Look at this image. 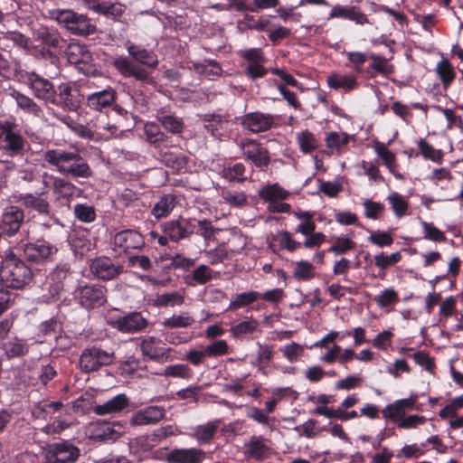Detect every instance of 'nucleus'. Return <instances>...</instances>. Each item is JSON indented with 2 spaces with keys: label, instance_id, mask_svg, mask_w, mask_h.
Returning <instances> with one entry per match:
<instances>
[{
  "label": "nucleus",
  "instance_id": "obj_1",
  "mask_svg": "<svg viewBox=\"0 0 463 463\" xmlns=\"http://www.w3.org/2000/svg\"><path fill=\"white\" fill-rule=\"evenodd\" d=\"M127 50L129 57H117L113 61L115 69L123 77H132L143 83L151 82L150 71L158 65L156 54L134 43H128Z\"/></svg>",
  "mask_w": 463,
  "mask_h": 463
},
{
  "label": "nucleus",
  "instance_id": "obj_2",
  "mask_svg": "<svg viewBox=\"0 0 463 463\" xmlns=\"http://www.w3.org/2000/svg\"><path fill=\"white\" fill-rule=\"evenodd\" d=\"M43 158L61 175L84 179L92 175L90 166L77 152L61 148L47 149L43 153Z\"/></svg>",
  "mask_w": 463,
  "mask_h": 463
},
{
  "label": "nucleus",
  "instance_id": "obj_3",
  "mask_svg": "<svg viewBox=\"0 0 463 463\" xmlns=\"http://www.w3.org/2000/svg\"><path fill=\"white\" fill-rule=\"evenodd\" d=\"M0 260V282L4 286L20 289L30 283L33 272L24 260L9 250H4Z\"/></svg>",
  "mask_w": 463,
  "mask_h": 463
},
{
  "label": "nucleus",
  "instance_id": "obj_4",
  "mask_svg": "<svg viewBox=\"0 0 463 463\" xmlns=\"http://www.w3.org/2000/svg\"><path fill=\"white\" fill-rule=\"evenodd\" d=\"M51 17L70 33L77 36L86 37L97 32V27L90 18L71 9L52 10Z\"/></svg>",
  "mask_w": 463,
  "mask_h": 463
},
{
  "label": "nucleus",
  "instance_id": "obj_5",
  "mask_svg": "<svg viewBox=\"0 0 463 463\" xmlns=\"http://www.w3.org/2000/svg\"><path fill=\"white\" fill-rule=\"evenodd\" d=\"M115 360L114 351L92 346L86 348L80 354V366L84 373H90L113 364Z\"/></svg>",
  "mask_w": 463,
  "mask_h": 463
},
{
  "label": "nucleus",
  "instance_id": "obj_6",
  "mask_svg": "<svg viewBox=\"0 0 463 463\" xmlns=\"http://www.w3.org/2000/svg\"><path fill=\"white\" fill-rule=\"evenodd\" d=\"M237 146L244 158L256 167L262 168L269 164L270 156L268 149L256 139L243 137L237 142Z\"/></svg>",
  "mask_w": 463,
  "mask_h": 463
},
{
  "label": "nucleus",
  "instance_id": "obj_7",
  "mask_svg": "<svg viewBox=\"0 0 463 463\" xmlns=\"http://www.w3.org/2000/svg\"><path fill=\"white\" fill-rule=\"evenodd\" d=\"M240 56L247 61L245 75L252 80L264 77L268 69L264 67L267 61L260 48L240 51Z\"/></svg>",
  "mask_w": 463,
  "mask_h": 463
},
{
  "label": "nucleus",
  "instance_id": "obj_8",
  "mask_svg": "<svg viewBox=\"0 0 463 463\" xmlns=\"http://www.w3.org/2000/svg\"><path fill=\"white\" fill-rule=\"evenodd\" d=\"M23 78L35 98L49 103L54 102L55 89L48 79L35 72H26Z\"/></svg>",
  "mask_w": 463,
  "mask_h": 463
},
{
  "label": "nucleus",
  "instance_id": "obj_9",
  "mask_svg": "<svg viewBox=\"0 0 463 463\" xmlns=\"http://www.w3.org/2000/svg\"><path fill=\"white\" fill-rule=\"evenodd\" d=\"M106 289L99 284H89L80 287L77 290V298L80 304L86 308H93L101 306L105 301Z\"/></svg>",
  "mask_w": 463,
  "mask_h": 463
},
{
  "label": "nucleus",
  "instance_id": "obj_10",
  "mask_svg": "<svg viewBox=\"0 0 463 463\" xmlns=\"http://www.w3.org/2000/svg\"><path fill=\"white\" fill-rule=\"evenodd\" d=\"M164 233L169 240L177 242L195 232V224L190 219L171 220L163 224Z\"/></svg>",
  "mask_w": 463,
  "mask_h": 463
},
{
  "label": "nucleus",
  "instance_id": "obj_11",
  "mask_svg": "<svg viewBox=\"0 0 463 463\" xmlns=\"http://www.w3.org/2000/svg\"><path fill=\"white\" fill-rule=\"evenodd\" d=\"M243 128L257 134L269 130L274 125V116L260 111L246 113L241 121Z\"/></svg>",
  "mask_w": 463,
  "mask_h": 463
},
{
  "label": "nucleus",
  "instance_id": "obj_12",
  "mask_svg": "<svg viewBox=\"0 0 463 463\" xmlns=\"http://www.w3.org/2000/svg\"><path fill=\"white\" fill-rule=\"evenodd\" d=\"M79 454L78 448L68 441L53 443L48 449V458L51 463H73Z\"/></svg>",
  "mask_w": 463,
  "mask_h": 463
},
{
  "label": "nucleus",
  "instance_id": "obj_13",
  "mask_svg": "<svg viewBox=\"0 0 463 463\" xmlns=\"http://www.w3.org/2000/svg\"><path fill=\"white\" fill-rule=\"evenodd\" d=\"M140 348L143 355L156 362L167 360L171 349L165 347L162 340L155 336H146L142 339Z\"/></svg>",
  "mask_w": 463,
  "mask_h": 463
},
{
  "label": "nucleus",
  "instance_id": "obj_14",
  "mask_svg": "<svg viewBox=\"0 0 463 463\" xmlns=\"http://www.w3.org/2000/svg\"><path fill=\"white\" fill-rule=\"evenodd\" d=\"M90 271L97 278L109 280L123 273L124 268L121 265H115L107 257H99L91 262Z\"/></svg>",
  "mask_w": 463,
  "mask_h": 463
},
{
  "label": "nucleus",
  "instance_id": "obj_15",
  "mask_svg": "<svg viewBox=\"0 0 463 463\" xmlns=\"http://www.w3.org/2000/svg\"><path fill=\"white\" fill-rule=\"evenodd\" d=\"M14 124L8 121L6 125V131L5 132V150L8 156L14 157L18 156H24L25 151L26 141L22 135L14 130Z\"/></svg>",
  "mask_w": 463,
  "mask_h": 463
},
{
  "label": "nucleus",
  "instance_id": "obj_16",
  "mask_svg": "<svg viewBox=\"0 0 463 463\" xmlns=\"http://www.w3.org/2000/svg\"><path fill=\"white\" fill-rule=\"evenodd\" d=\"M57 248L49 241L39 240L34 243H28L24 247V255L29 260L40 262L51 258L57 252Z\"/></svg>",
  "mask_w": 463,
  "mask_h": 463
},
{
  "label": "nucleus",
  "instance_id": "obj_17",
  "mask_svg": "<svg viewBox=\"0 0 463 463\" xmlns=\"http://www.w3.org/2000/svg\"><path fill=\"white\" fill-rule=\"evenodd\" d=\"M114 245L123 251L140 250L145 246V240L142 234L137 231L124 230L115 234Z\"/></svg>",
  "mask_w": 463,
  "mask_h": 463
},
{
  "label": "nucleus",
  "instance_id": "obj_18",
  "mask_svg": "<svg viewBox=\"0 0 463 463\" xmlns=\"http://www.w3.org/2000/svg\"><path fill=\"white\" fill-rule=\"evenodd\" d=\"M165 415V410L161 406H148L132 414L129 422L132 425H150L160 421Z\"/></svg>",
  "mask_w": 463,
  "mask_h": 463
},
{
  "label": "nucleus",
  "instance_id": "obj_19",
  "mask_svg": "<svg viewBox=\"0 0 463 463\" xmlns=\"http://www.w3.org/2000/svg\"><path fill=\"white\" fill-rule=\"evenodd\" d=\"M24 212L17 206H9L4 210L1 227L7 235H14L24 222Z\"/></svg>",
  "mask_w": 463,
  "mask_h": 463
},
{
  "label": "nucleus",
  "instance_id": "obj_20",
  "mask_svg": "<svg viewBox=\"0 0 463 463\" xmlns=\"http://www.w3.org/2000/svg\"><path fill=\"white\" fill-rule=\"evenodd\" d=\"M114 327L124 333H136L145 329L147 321L137 312L118 317L111 323Z\"/></svg>",
  "mask_w": 463,
  "mask_h": 463
},
{
  "label": "nucleus",
  "instance_id": "obj_21",
  "mask_svg": "<svg viewBox=\"0 0 463 463\" xmlns=\"http://www.w3.org/2000/svg\"><path fill=\"white\" fill-rule=\"evenodd\" d=\"M116 95V90L111 87L91 93L87 97V107L92 110L102 111L115 102Z\"/></svg>",
  "mask_w": 463,
  "mask_h": 463
},
{
  "label": "nucleus",
  "instance_id": "obj_22",
  "mask_svg": "<svg viewBox=\"0 0 463 463\" xmlns=\"http://www.w3.org/2000/svg\"><path fill=\"white\" fill-rule=\"evenodd\" d=\"M58 90V97L55 91L54 102L51 103L70 111L77 110L80 100L73 94V91H76V90H73L72 86L69 83L61 84Z\"/></svg>",
  "mask_w": 463,
  "mask_h": 463
},
{
  "label": "nucleus",
  "instance_id": "obj_23",
  "mask_svg": "<svg viewBox=\"0 0 463 463\" xmlns=\"http://www.w3.org/2000/svg\"><path fill=\"white\" fill-rule=\"evenodd\" d=\"M205 452L198 449H177L172 450L167 460L170 463H202Z\"/></svg>",
  "mask_w": 463,
  "mask_h": 463
},
{
  "label": "nucleus",
  "instance_id": "obj_24",
  "mask_svg": "<svg viewBox=\"0 0 463 463\" xmlns=\"http://www.w3.org/2000/svg\"><path fill=\"white\" fill-rule=\"evenodd\" d=\"M128 405V397L123 394H118L112 399L108 400L103 404H98L93 408L95 414L102 416L111 413H117L123 411Z\"/></svg>",
  "mask_w": 463,
  "mask_h": 463
},
{
  "label": "nucleus",
  "instance_id": "obj_25",
  "mask_svg": "<svg viewBox=\"0 0 463 463\" xmlns=\"http://www.w3.org/2000/svg\"><path fill=\"white\" fill-rule=\"evenodd\" d=\"M245 456L249 458L262 460L267 458L269 454V448L262 437L252 436L245 444Z\"/></svg>",
  "mask_w": 463,
  "mask_h": 463
},
{
  "label": "nucleus",
  "instance_id": "obj_26",
  "mask_svg": "<svg viewBox=\"0 0 463 463\" xmlns=\"http://www.w3.org/2000/svg\"><path fill=\"white\" fill-rule=\"evenodd\" d=\"M414 402L415 400L411 398L398 400L394 403L387 405L383 410V416L385 419L396 421L405 413L407 410L413 408Z\"/></svg>",
  "mask_w": 463,
  "mask_h": 463
},
{
  "label": "nucleus",
  "instance_id": "obj_27",
  "mask_svg": "<svg viewBox=\"0 0 463 463\" xmlns=\"http://www.w3.org/2000/svg\"><path fill=\"white\" fill-rule=\"evenodd\" d=\"M214 274L215 272L210 267L201 264L184 277V281L191 287L204 285L214 278Z\"/></svg>",
  "mask_w": 463,
  "mask_h": 463
},
{
  "label": "nucleus",
  "instance_id": "obj_28",
  "mask_svg": "<svg viewBox=\"0 0 463 463\" xmlns=\"http://www.w3.org/2000/svg\"><path fill=\"white\" fill-rule=\"evenodd\" d=\"M36 39L53 49H62L66 43V41L61 37L57 30L47 27H41L37 30Z\"/></svg>",
  "mask_w": 463,
  "mask_h": 463
},
{
  "label": "nucleus",
  "instance_id": "obj_29",
  "mask_svg": "<svg viewBox=\"0 0 463 463\" xmlns=\"http://www.w3.org/2000/svg\"><path fill=\"white\" fill-rule=\"evenodd\" d=\"M376 155L383 160V165L389 169V171L397 178L402 179L403 176L396 172V157L395 155L391 152L385 146L384 143L375 142L373 145Z\"/></svg>",
  "mask_w": 463,
  "mask_h": 463
},
{
  "label": "nucleus",
  "instance_id": "obj_30",
  "mask_svg": "<svg viewBox=\"0 0 463 463\" xmlns=\"http://www.w3.org/2000/svg\"><path fill=\"white\" fill-rule=\"evenodd\" d=\"M326 82L329 88L333 90H344L345 92L354 90L357 87V81L354 76L334 73L327 77Z\"/></svg>",
  "mask_w": 463,
  "mask_h": 463
},
{
  "label": "nucleus",
  "instance_id": "obj_31",
  "mask_svg": "<svg viewBox=\"0 0 463 463\" xmlns=\"http://www.w3.org/2000/svg\"><path fill=\"white\" fill-rule=\"evenodd\" d=\"M258 195L263 201L270 202L281 201L289 196V192L282 188L279 184L266 185L259 190Z\"/></svg>",
  "mask_w": 463,
  "mask_h": 463
},
{
  "label": "nucleus",
  "instance_id": "obj_32",
  "mask_svg": "<svg viewBox=\"0 0 463 463\" xmlns=\"http://www.w3.org/2000/svg\"><path fill=\"white\" fill-rule=\"evenodd\" d=\"M65 55L68 61L73 64L87 62L90 58V52L87 51L86 47L75 42H71L67 45Z\"/></svg>",
  "mask_w": 463,
  "mask_h": 463
},
{
  "label": "nucleus",
  "instance_id": "obj_33",
  "mask_svg": "<svg viewBox=\"0 0 463 463\" xmlns=\"http://www.w3.org/2000/svg\"><path fill=\"white\" fill-rule=\"evenodd\" d=\"M52 188L57 199H65L69 201L75 194L77 187L70 181L61 178H52Z\"/></svg>",
  "mask_w": 463,
  "mask_h": 463
},
{
  "label": "nucleus",
  "instance_id": "obj_34",
  "mask_svg": "<svg viewBox=\"0 0 463 463\" xmlns=\"http://www.w3.org/2000/svg\"><path fill=\"white\" fill-rule=\"evenodd\" d=\"M204 128L214 137L222 136V130L224 129L228 120L218 114H206L203 116Z\"/></svg>",
  "mask_w": 463,
  "mask_h": 463
},
{
  "label": "nucleus",
  "instance_id": "obj_35",
  "mask_svg": "<svg viewBox=\"0 0 463 463\" xmlns=\"http://www.w3.org/2000/svg\"><path fill=\"white\" fill-rule=\"evenodd\" d=\"M175 196L173 194H165L154 205L151 213L156 219L166 217L175 206Z\"/></svg>",
  "mask_w": 463,
  "mask_h": 463
},
{
  "label": "nucleus",
  "instance_id": "obj_36",
  "mask_svg": "<svg viewBox=\"0 0 463 463\" xmlns=\"http://www.w3.org/2000/svg\"><path fill=\"white\" fill-rule=\"evenodd\" d=\"M194 323L193 316L187 312L183 311L179 314H174L168 318L162 321L161 325L164 327L174 329V328H186Z\"/></svg>",
  "mask_w": 463,
  "mask_h": 463
},
{
  "label": "nucleus",
  "instance_id": "obj_37",
  "mask_svg": "<svg viewBox=\"0 0 463 463\" xmlns=\"http://www.w3.org/2000/svg\"><path fill=\"white\" fill-rule=\"evenodd\" d=\"M435 71L444 88H448L456 78V71L448 59H441L436 66Z\"/></svg>",
  "mask_w": 463,
  "mask_h": 463
},
{
  "label": "nucleus",
  "instance_id": "obj_38",
  "mask_svg": "<svg viewBox=\"0 0 463 463\" xmlns=\"http://www.w3.org/2000/svg\"><path fill=\"white\" fill-rule=\"evenodd\" d=\"M245 171L246 168L242 163H236L232 165L223 167L220 175L230 183H241L246 180Z\"/></svg>",
  "mask_w": 463,
  "mask_h": 463
},
{
  "label": "nucleus",
  "instance_id": "obj_39",
  "mask_svg": "<svg viewBox=\"0 0 463 463\" xmlns=\"http://www.w3.org/2000/svg\"><path fill=\"white\" fill-rule=\"evenodd\" d=\"M156 118L165 130L173 134H179L184 128L183 120L174 115L159 111L157 112Z\"/></svg>",
  "mask_w": 463,
  "mask_h": 463
},
{
  "label": "nucleus",
  "instance_id": "obj_40",
  "mask_svg": "<svg viewBox=\"0 0 463 463\" xmlns=\"http://www.w3.org/2000/svg\"><path fill=\"white\" fill-rule=\"evenodd\" d=\"M219 420H213L204 425L197 426L192 436L198 440L199 443H208L213 438L218 427Z\"/></svg>",
  "mask_w": 463,
  "mask_h": 463
},
{
  "label": "nucleus",
  "instance_id": "obj_41",
  "mask_svg": "<svg viewBox=\"0 0 463 463\" xmlns=\"http://www.w3.org/2000/svg\"><path fill=\"white\" fill-rule=\"evenodd\" d=\"M63 407V403L57 402H42L34 406L32 414L34 418L46 420L52 413L60 411Z\"/></svg>",
  "mask_w": 463,
  "mask_h": 463
},
{
  "label": "nucleus",
  "instance_id": "obj_42",
  "mask_svg": "<svg viewBox=\"0 0 463 463\" xmlns=\"http://www.w3.org/2000/svg\"><path fill=\"white\" fill-rule=\"evenodd\" d=\"M2 347L8 359L24 356L27 354L29 350L25 341L17 337L4 344Z\"/></svg>",
  "mask_w": 463,
  "mask_h": 463
},
{
  "label": "nucleus",
  "instance_id": "obj_43",
  "mask_svg": "<svg viewBox=\"0 0 463 463\" xmlns=\"http://www.w3.org/2000/svg\"><path fill=\"white\" fill-rule=\"evenodd\" d=\"M22 204L26 208H31L37 211L39 213L49 214L51 206L47 200L34 196L33 194H26L20 198Z\"/></svg>",
  "mask_w": 463,
  "mask_h": 463
},
{
  "label": "nucleus",
  "instance_id": "obj_44",
  "mask_svg": "<svg viewBox=\"0 0 463 463\" xmlns=\"http://www.w3.org/2000/svg\"><path fill=\"white\" fill-rule=\"evenodd\" d=\"M13 96L15 99V101L19 108H21L28 113L34 115L35 117L42 116V109L40 108V106L36 104V102L33 99L20 92H15Z\"/></svg>",
  "mask_w": 463,
  "mask_h": 463
},
{
  "label": "nucleus",
  "instance_id": "obj_45",
  "mask_svg": "<svg viewBox=\"0 0 463 463\" xmlns=\"http://www.w3.org/2000/svg\"><path fill=\"white\" fill-rule=\"evenodd\" d=\"M70 274V268L67 264L58 265L50 274L48 279L52 282L53 291L59 292L63 288V282Z\"/></svg>",
  "mask_w": 463,
  "mask_h": 463
},
{
  "label": "nucleus",
  "instance_id": "obj_46",
  "mask_svg": "<svg viewBox=\"0 0 463 463\" xmlns=\"http://www.w3.org/2000/svg\"><path fill=\"white\" fill-rule=\"evenodd\" d=\"M260 296V293L258 291H249L237 294L230 302L229 309L235 310L249 306L255 302Z\"/></svg>",
  "mask_w": 463,
  "mask_h": 463
},
{
  "label": "nucleus",
  "instance_id": "obj_47",
  "mask_svg": "<svg viewBox=\"0 0 463 463\" xmlns=\"http://www.w3.org/2000/svg\"><path fill=\"white\" fill-rule=\"evenodd\" d=\"M387 201L397 218H402L406 213L409 204L402 195L392 192L388 195Z\"/></svg>",
  "mask_w": 463,
  "mask_h": 463
},
{
  "label": "nucleus",
  "instance_id": "obj_48",
  "mask_svg": "<svg viewBox=\"0 0 463 463\" xmlns=\"http://www.w3.org/2000/svg\"><path fill=\"white\" fill-rule=\"evenodd\" d=\"M297 141L299 145L300 150L306 154L315 151L318 146L315 135L308 130L298 133Z\"/></svg>",
  "mask_w": 463,
  "mask_h": 463
},
{
  "label": "nucleus",
  "instance_id": "obj_49",
  "mask_svg": "<svg viewBox=\"0 0 463 463\" xmlns=\"http://www.w3.org/2000/svg\"><path fill=\"white\" fill-rule=\"evenodd\" d=\"M184 297L178 291L165 292L156 296V303L159 307H175L184 304Z\"/></svg>",
  "mask_w": 463,
  "mask_h": 463
},
{
  "label": "nucleus",
  "instance_id": "obj_50",
  "mask_svg": "<svg viewBox=\"0 0 463 463\" xmlns=\"http://www.w3.org/2000/svg\"><path fill=\"white\" fill-rule=\"evenodd\" d=\"M259 322L250 317L247 320L241 321L237 325L231 327V333L234 337H241L248 334H252L256 331Z\"/></svg>",
  "mask_w": 463,
  "mask_h": 463
},
{
  "label": "nucleus",
  "instance_id": "obj_51",
  "mask_svg": "<svg viewBox=\"0 0 463 463\" xmlns=\"http://www.w3.org/2000/svg\"><path fill=\"white\" fill-rule=\"evenodd\" d=\"M315 267L307 260L296 262L293 276L299 280H309L315 277Z\"/></svg>",
  "mask_w": 463,
  "mask_h": 463
},
{
  "label": "nucleus",
  "instance_id": "obj_52",
  "mask_svg": "<svg viewBox=\"0 0 463 463\" xmlns=\"http://www.w3.org/2000/svg\"><path fill=\"white\" fill-rule=\"evenodd\" d=\"M73 213L75 217L83 222H91L96 219V211L93 206L86 203H77Z\"/></svg>",
  "mask_w": 463,
  "mask_h": 463
},
{
  "label": "nucleus",
  "instance_id": "obj_53",
  "mask_svg": "<svg viewBox=\"0 0 463 463\" xmlns=\"http://www.w3.org/2000/svg\"><path fill=\"white\" fill-rule=\"evenodd\" d=\"M222 198L224 203L233 207L244 206L248 202L247 195L243 192L223 191Z\"/></svg>",
  "mask_w": 463,
  "mask_h": 463
},
{
  "label": "nucleus",
  "instance_id": "obj_54",
  "mask_svg": "<svg viewBox=\"0 0 463 463\" xmlns=\"http://www.w3.org/2000/svg\"><path fill=\"white\" fill-rule=\"evenodd\" d=\"M146 140L152 144L158 145L165 142L166 136L159 129L158 126L153 123H146L144 128Z\"/></svg>",
  "mask_w": 463,
  "mask_h": 463
},
{
  "label": "nucleus",
  "instance_id": "obj_55",
  "mask_svg": "<svg viewBox=\"0 0 463 463\" xmlns=\"http://www.w3.org/2000/svg\"><path fill=\"white\" fill-rule=\"evenodd\" d=\"M363 205L364 207V215L368 219L376 220L380 218L384 210L383 203L380 202H373L369 199H364L363 201Z\"/></svg>",
  "mask_w": 463,
  "mask_h": 463
},
{
  "label": "nucleus",
  "instance_id": "obj_56",
  "mask_svg": "<svg viewBox=\"0 0 463 463\" xmlns=\"http://www.w3.org/2000/svg\"><path fill=\"white\" fill-rule=\"evenodd\" d=\"M418 146L420 150L421 155L433 162L440 163L442 161L443 154L441 150H436L427 143L424 139H420L418 142Z\"/></svg>",
  "mask_w": 463,
  "mask_h": 463
},
{
  "label": "nucleus",
  "instance_id": "obj_57",
  "mask_svg": "<svg viewBox=\"0 0 463 463\" xmlns=\"http://www.w3.org/2000/svg\"><path fill=\"white\" fill-rule=\"evenodd\" d=\"M402 259V254L399 251L393 252L390 255L380 253L374 256V264L378 268L384 269L388 267L399 262Z\"/></svg>",
  "mask_w": 463,
  "mask_h": 463
},
{
  "label": "nucleus",
  "instance_id": "obj_58",
  "mask_svg": "<svg viewBox=\"0 0 463 463\" xmlns=\"http://www.w3.org/2000/svg\"><path fill=\"white\" fill-rule=\"evenodd\" d=\"M165 374L166 376L189 379L192 377L193 372L188 365L182 364L167 366L165 368Z\"/></svg>",
  "mask_w": 463,
  "mask_h": 463
},
{
  "label": "nucleus",
  "instance_id": "obj_59",
  "mask_svg": "<svg viewBox=\"0 0 463 463\" xmlns=\"http://www.w3.org/2000/svg\"><path fill=\"white\" fill-rule=\"evenodd\" d=\"M258 352H257V364L260 366V370L263 365H266L272 359L274 351L273 347L268 345H262L260 343H257Z\"/></svg>",
  "mask_w": 463,
  "mask_h": 463
},
{
  "label": "nucleus",
  "instance_id": "obj_60",
  "mask_svg": "<svg viewBox=\"0 0 463 463\" xmlns=\"http://www.w3.org/2000/svg\"><path fill=\"white\" fill-rule=\"evenodd\" d=\"M128 265L132 268H138L144 271H149L153 269V263L148 256L132 255L128 257Z\"/></svg>",
  "mask_w": 463,
  "mask_h": 463
},
{
  "label": "nucleus",
  "instance_id": "obj_61",
  "mask_svg": "<svg viewBox=\"0 0 463 463\" xmlns=\"http://www.w3.org/2000/svg\"><path fill=\"white\" fill-rule=\"evenodd\" d=\"M355 243L349 238L338 237L335 242L328 249L330 252L335 254H345L348 250L354 249Z\"/></svg>",
  "mask_w": 463,
  "mask_h": 463
},
{
  "label": "nucleus",
  "instance_id": "obj_62",
  "mask_svg": "<svg viewBox=\"0 0 463 463\" xmlns=\"http://www.w3.org/2000/svg\"><path fill=\"white\" fill-rule=\"evenodd\" d=\"M327 147L340 148L349 142V136L346 133L330 132L326 138Z\"/></svg>",
  "mask_w": 463,
  "mask_h": 463
},
{
  "label": "nucleus",
  "instance_id": "obj_63",
  "mask_svg": "<svg viewBox=\"0 0 463 463\" xmlns=\"http://www.w3.org/2000/svg\"><path fill=\"white\" fill-rule=\"evenodd\" d=\"M421 226L424 231V238L433 241H444L446 237L444 233L439 230L432 223L421 222Z\"/></svg>",
  "mask_w": 463,
  "mask_h": 463
},
{
  "label": "nucleus",
  "instance_id": "obj_64",
  "mask_svg": "<svg viewBox=\"0 0 463 463\" xmlns=\"http://www.w3.org/2000/svg\"><path fill=\"white\" fill-rule=\"evenodd\" d=\"M207 356H220L228 353V345L225 340H217L204 348Z\"/></svg>",
  "mask_w": 463,
  "mask_h": 463
}]
</instances>
